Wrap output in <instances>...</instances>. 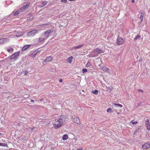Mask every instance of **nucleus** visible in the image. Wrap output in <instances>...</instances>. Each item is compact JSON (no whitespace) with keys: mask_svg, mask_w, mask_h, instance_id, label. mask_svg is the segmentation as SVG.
I'll use <instances>...</instances> for the list:
<instances>
[{"mask_svg":"<svg viewBox=\"0 0 150 150\" xmlns=\"http://www.w3.org/2000/svg\"><path fill=\"white\" fill-rule=\"evenodd\" d=\"M143 18L141 19V20L140 22V23H141L143 21Z\"/></svg>","mask_w":150,"mask_h":150,"instance_id":"nucleus-42","label":"nucleus"},{"mask_svg":"<svg viewBox=\"0 0 150 150\" xmlns=\"http://www.w3.org/2000/svg\"><path fill=\"white\" fill-rule=\"evenodd\" d=\"M84 44H81V45H78L77 46L73 47L72 48V50H74L76 49H79L83 47V46H84Z\"/></svg>","mask_w":150,"mask_h":150,"instance_id":"nucleus-11","label":"nucleus"},{"mask_svg":"<svg viewBox=\"0 0 150 150\" xmlns=\"http://www.w3.org/2000/svg\"><path fill=\"white\" fill-rule=\"evenodd\" d=\"M2 135V134L1 133H0V135Z\"/></svg>","mask_w":150,"mask_h":150,"instance_id":"nucleus-51","label":"nucleus"},{"mask_svg":"<svg viewBox=\"0 0 150 150\" xmlns=\"http://www.w3.org/2000/svg\"><path fill=\"white\" fill-rule=\"evenodd\" d=\"M44 39V38H42V37H40L39 38V39L38 40V41L39 42H40L42 41V40H43Z\"/></svg>","mask_w":150,"mask_h":150,"instance_id":"nucleus-29","label":"nucleus"},{"mask_svg":"<svg viewBox=\"0 0 150 150\" xmlns=\"http://www.w3.org/2000/svg\"><path fill=\"white\" fill-rule=\"evenodd\" d=\"M59 82H62L63 81V80L62 79H60L59 80Z\"/></svg>","mask_w":150,"mask_h":150,"instance_id":"nucleus-40","label":"nucleus"},{"mask_svg":"<svg viewBox=\"0 0 150 150\" xmlns=\"http://www.w3.org/2000/svg\"><path fill=\"white\" fill-rule=\"evenodd\" d=\"M28 73V71H25L24 72V74L25 75H26Z\"/></svg>","mask_w":150,"mask_h":150,"instance_id":"nucleus-37","label":"nucleus"},{"mask_svg":"<svg viewBox=\"0 0 150 150\" xmlns=\"http://www.w3.org/2000/svg\"><path fill=\"white\" fill-rule=\"evenodd\" d=\"M137 122H137V121L133 122V120H132L130 122V123L131 124H132L135 125L137 123Z\"/></svg>","mask_w":150,"mask_h":150,"instance_id":"nucleus-28","label":"nucleus"},{"mask_svg":"<svg viewBox=\"0 0 150 150\" xmlns=\"http://www.w3.org/2000/svg\"><path fill=\"white\" fill-rule=\"evenodd\" d=\"M102 69L106 72H107L109 70V69L106 67H103Z\"/></svg>","mask_w":150,"mask_h":150,"instance_id":"nucleus-20","label":"nucleus"},{"mask_svg":"<svg viewBox=\"0 0 150 150\" xmlns=\"http://www.w3.org/2000/svg\"><path fill=\"white\" fill-rule=\"evenodd\" d=\"M32 18H31L30 19H32ZM30 19V18H29V20Z\"/></svg>","mask_w":150,"mask_h":150,"instance_id":"nucleus-54","label":"nucleus"},{"mask_svg":"<svg viewBox=\"0 0 150 150\" xmlns=\"http://www.w3.org/2000/svg\"><path fill=\"white\" fill-rule=\"evenodd\" d=\"M37 54V53L36 52H32L30 54V56L32 57H34Z\"/></svg>","mask_w":150,"mask_h":150,"instance_id":"nucleus-16","label":"nucleus"},{"mask_svg":"<svg viewBox=\"0 0 150 150\" xmlns=\"http://www.w3.org/2000/svg\"><path fill=\"white\" fill-rule=\"evenodd\" d=\"M20 52L19 51L15 52L9 57L10 59L16 60L20 55Z\"/></svg>","mask_w":150,"mask_h":150,"instance_id":"nucleus-3","label":"nucleus"},{"mask_svg":"<svg viewBox=\"0 0 150 150\" xmlns=\"http://www.w3.org/2000/svg\"><path fill=\"white\" fill-rule=\"evenodd\" d=\"M86 66L87 67H89L90 68H91L92 66L91 64V63L90 62H88L86 64Z\"/></svg>","mask_w":150,"mask_h":150,"instance_id":"nucleus-21","label":"nucleus"},{"mask_svg":"<svg viewBox=\"0 0 150 150\" xmlns=\"http://www.w3.org/2000/svg\"><path fill=\"white\" fill-rule=\"evenodd\" d=\"M113 88H111L109 87H108V89L107 90V91L108 92H111V91H112V89H113Z\"/></svg>","mask_w":150,"mask_h":150,"instance_id":"nucleus-27","label":"nucleus"},{"mask_svg":"<svg viewBox=\"0 0 150 150\" xmlns=\"http://www.w3.org/2000/svg\"><path fill=\"white\" fill-rule=\"evenodd\" d=\"M53 58L52 57L49 56L47 57L46 59L44 60V61L43 62V64H45L46 63L50 61H51Z\"/></svg>","mask_w":150,"mask_h":150,"instance_id":"nucleus-9","label":"nucleus"},{"mask_svg":"<svg viewBox=\"0 0 150 150\" xmlns=\"http://www.w3.org/2000/svg\"><path fill=\"white\" fill-rule=\"evenodd\" d=\"M82 91L83 92H84V91L83 90Z\"/></svg>","mask_w":150,"mask_h":150,"instance_id":"nucleus-53","label":"nucleus"},{"mask_svg":"<svg viewBox=\"0 0 150 150\" xmlns=\"http://www.w3.org/2000/svg\"><path fill=\"white\" fill-rule=\"evenodd\" d=\"M93 93L95 95H97L98 93V91L97 90H95L94 91H92Z\"/></svg>","mask_w":150,"mask_h":150,"instance_id":"nucleus-25","label":"nucleus"},{"mask_svg":"<svg viewBox=\"0 0 150 150\" xmlns=\"http://www.w3.org/2000/svg\"><path fill=\"white\" fill-rule=\"evenodd\" d=\"M47 2L46 1H43L42 2V4L39 6L40 7H42L46 5L47 4Z\"/></svg>","mask_w":150,"mask_h":150,"instance_id":"nucleus-12","label":"nucleus"},{"mask_svg":"<svg viewBox=\"0 0 150 150\" xmlns=\"http://www.w3.org/2000/svg\"><path fill=\"white\" fill-rule=\"evenodd\" d=\"M72 120H73L74 122L76 123L77 124H79L80 123V121L79 118L76 116H73L72 117Z\"/></svg>","mask_w":150,"mask_h":150,"instance_id":"nucleus-6","label":"nucleus"},{"mask_svg":"<svg viewBox=\"0 0 150 150\" xmlns=\"http://www.w3.org/2000/svg\"><path fill=\"white\" fill-rule=\"evenodd\" d=\"M147 129L148 130H150V125L146 126Z\"/></svg>","mask_w":150,"mask_h":150,"instance_id":"nucleus-35","label":"nucleus"},{"mask_svg":"<svg viewBox=\"0 0 150 150\" xmlns=\"http://www.w3.org/2000/svg\"><path fill=\"white\" fill-rule=\"evenodd\" d=\"M144 15V14L143 13H142L141 15V16L142 15V16H143Z\"/></svg>","mask_w":150,"mask_h":150,"instance_id":"nucleus-47","label":"nucleus"},{"mask_svg":"<svg viewBox=\"0 0 150 150\" xmlns=\"http://www.w3.org/2000/svg\"><path fill=\"white\" fill-rule=\"evenodd\" d=\"M43 99L42 98H41V99H40V101H42V100H43Z\"/></svg>","mask_w":150,"mask_h":150,"instance_id":"nucleus-49","label":"nucleus"},{"mask_svg":"<svg viewBox=\"0 0 150 150\" xmlns=\"http://www.w3.org/2000/svg\"><path fill=\"white\" fill-rule=\"evenodd\" d=\"M80 93L81 94V95L82 96L83 95H84V94L83 93H82L81 92H80Z\"/></svg>","mask_w":150,"mask_h":150,"instance_id":"nucleus-48","label":"nucleus"},{"mask_svg":"<svg viewBox=\"0 0 150 150\" xmlns=\"http://www.w3.org/2000/svg\"><path fill=\"white\" fill-rule=\"evenodd\" d=\"M82 71L83 73H85L87 71V70L86 69H83L82 70Z\"/></svg>","mask_w":150,"mask_h":150,"instance_id":"nucleus-30","label":"nucleus"},{"mask_svg":"<svg viewBox=\"0 0 150 150\" xmlns=\"http://www.w3.org/2000/svg\"><path fill=\"white\" fill-rule=\"evenodd\" d=\"M67 0H61V2L62 3H67Z\"/></svg>","mask_w":150,"mask_h":150,"instance_id":"nucleus-34","label":"nucleus"},{"mask_svg":"<svg viewBox=\"0 0 150 150\" xmlns=\"http://www.w3.org/2000/svg\"><path fill=\"white\" fill-rule=\"evenodd\" d=\"M8 40L6 38H2L0 39V45L2 44L7 42Z\"/></svg>","mask_w":150,"mask_h":150,"instance_id":"nucleus-10","label":"nucleus"},{"mask_svg":"<svg viewBox=\"0 0 150 150\" xmlns=\"http://www.w3.org/2000/svg\"><path fill=\"white\" fill-rule=\"evenodd\" d=\"M83 149L82 148H81L79 149H77L76 150H82Z\"/></svg>","mask_w":150,"mask_h":150,"instance_id":"nucleus-44","label":"nucleus"},{"mask_svg":"<svg viewBox=\"0 0 150 150\" xmlns=\"http://www.w3.org/2000/svg\"><path fill=\"white\" fill-rule=\"evenodd\" d=\"M21 35H16V37H19V36H20Z\"/></svg>","mask_w":150,"mask_h":150,"instance_id":"nucleus-50","label":"nucleus"},{"mask_svg":"<svg viewBox=\"0 0 150 150\" xmlns=\"http://www.w3.org/2000/svg\"><path fill=\"white\" fill-rule=\"evenodd\" d=\"M67 117L64 115H61L59 117L55 119L53 125L54 128L56 129L59 127L63 124L64 121H66Z\"/></svg>","mask_w":150,"mask_h":150,"instance_id":"nucleus-1","label":"nucleus"},{"mask_svg":"<svg viewBox=\"0 0 150 150\" xmlns=\"http://www.w3.org/2000/svg\"><path fill=\"white\" fill-rule=\"evenodd\" d=\"M143 16H142H142L140 15V16L139 18L141 19H142V18H143Z\"/></svg>","mask_w":150,"mask_h":150,"instance_id":"nucleus-41","label":"nucleus"},{"mask_svg":"<svg viewBox=\"0 0 150 150\" xmlns=\"http://www.w3.org/2000/svg\"><path fill=\"white\" fill-rule=\"evenodd\" d=\"M111 110L112 109L111 108H108L107 109V111L108 112H112Z\"/></svg>","mask_w":150,"mask_h":150,"instance_id":"nucleus-33","label":"nucleus"},{"mask_svg":"<svg viewBox=\"0 0 150 150\" xmlns=\"http://www.w3.org/2000/svg\"><path fill=\"white\" fill-rule=\"evenodd\" d=\"M10 59V58H9V57H8L7 58H6V59H4V61H3L4 62H7V61H8V60Z\"/></svg>","mask_w":150,"mask_h":150,"instance_id":"nucleus-31","label":"nucleus"},{"mask_svg":"<svg viewBox=\"0 0 150 150\" xmlns=\"http://www.w3.org/2000/svg\"><path fill=\"white\" fill-rule=\"evenodd\" d=\"M37 31H38L37 30H34L31 31L28 33L27 35L28 36H33L37 33Z\"/></svg>","mask_w":150,"mask_h":150,"instance_id":"nucleus-7","label":"nucleus"},{"mask_svg":"<svg viewBox=\"0 0 150 150\" xmlns=\"http://www.w3.org/2000/svg\"><path fill=\"white\" fill-rule=\"evenodd\" d=\"M142 129V127L141 126H139L138 127H137L136 128V131H141Z\"/></svg>","mask_w":150,"mask_h":150,"instance_id":"nucleus-18","label":"nucleus"},{"mask_svg":"<svg viewBox=\"0 0 150 150\" xmlns=\"http://www.w3.org/2000/svg\"><path fill=\"white\" fill-rule=\"evenodd\" d=\"M124 42V40L121 37H118L116 41V44L118 45L122 44Z\"/></svg>","mask_w":150,"mask_h":150,"instance_id":"nucleus-5","label":"nucleus"},{"mask_svg":"<svg viewBox=\"0 0 150 150\" xmlns=\"http://www.w3.org/2000/svg\"><path fill=\"white\" fill-rule=\"evenodd\" d=\"M141 36H140V35H137L134 38V40H137V39L139 38H140Z\"/></svg>","mask_w":150,"mask_h":150,"instance_id":"nucleus-24","label":"nucleus"},{"mask_svg":"<svg viewBox=\"0 0 150 150\" xmlns=\"http://www.w3.org/2000/svg\"><path fill=\"white\" fill-rule=\"evenodd\" d=\"M30 5V3L28 2L25 5L23 6L26 9L29 7V6Z\"/></svg>","mask_w":150,"mask_h":150,"instance_id":"nucleus-22","label":"nucleus"},{"mask_svg":"<svg viewBox=\"0 0 150 150\" xmlns=\"http://www.w3.org/2000/svg\"><path fill=\"white\" fill-rule=\"evenodd\" d=\"M102 50L99 48H97L93 50L91 52V54L93 57L98 56V54H100L102 53Z\"/></svg>","mask_w":150,"mask_h":150,"instance_id":"nucleus-2","label":"nucleus"},{"mask_svg":"<svg viewBox=\"0 0 150 150\" xmlns=\"http://www.w3.org/2000/svg\"><path fill=\"white\" fill-rule=\"evenodd\" d=\"M35 128H33L31 130H33V129H35Z\"/></svg>","mask_w":150,"mask_h":150,"instance_id":"nucleus-52","label":"nucleus"},{"mask_svg":"<svg viewBox=\"0 0 150 150\" xmlns=\"http://www.w3.org/2000/svg\"><path fill=\"white\" fill-rule=\"evenodd\" d=\"M131 1L132 3H134L135 2V1L134 0H132Z\"/></svg>","mask_w":150,"mask_h":150,"instance_id":"nucleus-45","label":"nucleus"},{"mask_svg":"<svg viewBox=\"0 0 150 150\" xmlns=\"http://www.w3.org/2000/svg\"><path fill=\"white\" fill-rule=\"evenodd\" d=\"M31 101L32 102H34V101L33 100H32V99H31Z\"/></svg>","mask_w":150,"mask_h":150,"instance_id":"nucleus-46","label":"nucleus"},{"mask_svg":"<svg viewBox=\"0 0 150 150\" xmlns=\"http://www.w3.org/2000/svg\"><path fill=\"white\" fill-rule=\"evenodd\" d=\"M19 13V11L18 10H17L14 13L13 16H16L18 15Z\"/></svg>","mask_w":150,"mask_h":150,"instance_id":"nucleus-23","label":"nucleus"},{"mask_svg":"<svg viewBox=\"0 0 150 150\" xmlns=\"http://www.w3.org/2000/svg\"><path fill=\"white\" fill-rule=\"evenodd\" d=\"M73 59V57L71 56L70 57H68L67 59V62H69V63H71V60Z\"/></svg>","mask_w":150,"mask_h":150,"instance_id":"nucleus-15","label":"nucleus"},{"mask_svg":"<svg viewBox=\"0 0 150 150\" xmlns=\"http://www.w3.org/2000/svg\"><path fill=\"white\" fill-rule=\"evenodd\" d=\"M149 120L148 119H147L145 121V125L147 126L148 125H149Z\"/></svg>","mask_w":150,"mask_h":150,"instance_id":"nucleus-26","label":"nucleus"},{"mask_svg":"<svg viewBox=\"0 0 150 150\" xmlns=\"http://www.w3.org/2000/svg\"><path fill=\"white\" fill-rule=\"evenodd\" d=\"M6 144L4 143H0V146H5Z\"/></svg>","mask_w":150,"mask_h":150,"instance_id":"nucleus-36","label":"nucleus"},{"mask_svg":"<svg viewBox=\"0 0 150 150\" xmlns=\"http://www.w3.org/2000/svg\"><path fill=\"white\" fill-rule=\"evenodd\" d=\"M53 32V30H49L46 31L44 33V35L46 37V38H48L50 36L52 33Z\"/></svg>","mask_w":150,"mask_h":150,"instance_id":"nucleus-4","label":"nucleus"},{"mask_svg":"<svg viewBox=\"0 0 150 150\" xmlns=\"http://www.w3.org/2000/svg\"><path fill=\"white\" fill-rule=\"evenodd\" d=\"M39 49H38L37 50H36L35 51V52H36L37 53V54L39 52L40 50H38Z\"/></svg>","mask_w":150,"mask_h":150,"instance_id":"nucleus-39","label":"nucleus"},{"mask_svg":"<svg viewBox=\"0 0 150 150\" xmlns=\"http://www.w3.org/2000/svg\"><path fill=\"white\" fill-rule=\"evenodd\" d=\"M13 49L11 47L9 49H7V51L8 52H10L11 51H13Z\"/></svg>","mask_w":150,"mask_h":150,"instance_id":"nucleus-32","label":"nucleus"},{"mask_svg":"<svg viewBox=\"0 0 150 150\" xmlns=\"http://www.w3.org/2000/svg\"><path fill=\"white\" fill-rule=\"evenodd\" d=\"M26 8H25V7L23 6H22L20 8V10L21 12H22Z\"/></svg>","mask_w":150,"mask_h":150,"instance_id":"nucleus-19","label":"nucleus"},{"mask_svg":"<svg viewBox=\"0 0 150 150\" xmlns=\"http://www.w3.org/2000/svg\"><path fill=\"white\" fill-rule=\"evenodd\" d=\"M68 136L66 134L64 135L62 137V139L64 140H67L68 139Z\"/></svg>","mask_w":150,"mask_h":150,"instance_id":"nucleus-17","label":"nucleus"},{"mask_svg":"<svg viewBox=\"0 0 150 150\" xmlns=\"http://www.w3.org/2000/svg\"><path fill=\"white\" fill-rule=\"evenodd\" d=\"M142 104V103L140 102L138 104V106H139L140 105H141Z\"/></svg>","mask_w":150,"mask_h":150,"instance_id":"nucleus-43","label":"nucleus"},{"mask_svg":"<svg viewBox=\"0 0 150 150\" xmlns=\"http://www.w3.org/2000/svg\"><path fill=\"white\" fill-rule=\"evenodd\" d=\"M30 46V45H26L24 46L22 48V50L23 51H25Z\"/></svg>","mask_w":150,"mask_h":150,"instance_id":"nucleus-13","label":"nucleus"},{"mask_svg":"<svg viewBox=\"0 0 150 150\" xmlns=\"http://www.w3.org/2000/svg\"><path fill=\"white\" fill-rule=\"evenodd\" d=\"M138 91L139 92H141L142 93H143V91L142 90L138 89Z\"/></svg>","mask_w":150,"mask_h":150,"instance_id":"nucleus-38","label":"nucleus"},{"mask_svg":"<svg viewBox=\"0 0 150 150\" xmlns=\"http://www.w3.org/2000/svg\"><path fill=\"white\" fill-rule=\"evenodd\" d=\"M142 148L144 150H146L150 148V144L145 143L143 144Z\"/></svg>","mask_w":150,"mask_h":150,"instance_id":"nucleus-8","label":"nucleus"},{"mask_svg":"<svg viewBox=\"0 0 150 150\" xmlns=\"http://www.w3.org/2000/svg\"><path fill=\"white\" fill-rule=\"evenodd\" d=\"M113 105L115 107H117V106H118V107H120V108H122V105L118 103H114L113 104Z\"/></svg>","mask_w":150,"mask_h":150,"instance_id":"nucleus-14","label":"nucleus"}]
</instances>
